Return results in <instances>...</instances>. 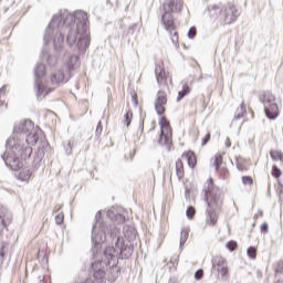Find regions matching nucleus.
<instances>
[{
  "label": "nucleus",
  "instance_id": "obj_23",
  "mask_svg": "<svg viewBox=\"0 0 283 283\" xmlns=\"http://www.w3.org/2000/svg\"><path fill=\"white\" fill-rule=\"evenodd\" d=\"M189 240V229L184 228L180 232V240H179V247L182 249L185 247V242Z\"/></svg>",
  "mask_w": 283,
  "mask_h": 283
},
{
  "label": "nucleus",
  "instance_id": "obj_37",
  "mask_svg": "<svg viewBox=\"0 0 283 283\" xmlns=\"http://www.w3.org/2000/svg\"><path fill=\"white\" fill-rule=\"evenodd\" d=\"M6 249H8V244L2 243L1 248H0V258H1V260H3V258L6 255Z\"/></svg>",
  "mask_w": 283,
  "mask_h": 283
},
{
  "label": "nucleus",
  "instance_id": "obj_14",
  "mask_svg": "<svg viewBox=\"0 0 283 283\" xmlns=\"http://www.w3.org/2000/svg\"><path fill=\"white\" fill-rule=\"evenodd\" d=\"M39 134H41V128L36 126L33 130L24 135V145L28 147H30V145H36V143H39Z\"/></svg>",
  "mask_w": 283,
  "mask_h": 283
},
{
  "label": "nucleus",
  "instance_id": "obj_5",
  "mask_svg": "<svg viewBox=\"0 0 283 283\" xmlns=\"http://www.w3.org/2000/svg\"><path fill=\"white\" fill-rule=\"evenodd\" d=\"M211 17H219V20L223 25H231L234 21H238V17H240V11L235 8V6L231 2L218 7L214 6L210 9Z\"/></svg>",
  "mask_w": 283,
  "mask_h": 283
},
{
  "label": "nucleus",
  "instance_id": "obj_36",
  "mask_svg": "<svg viewBox=\"0 0 283 283\" xmlns=\"http://www.w3.org/2000/svg\"><path fill=\"white\" fill-rule=\"evenodd\" d=\"M242 182H243V185H253V178H251L249 176H243Z\"/></svg>",
  "mask_w": 283,
  "mask_h": 283
},
{
  "label": "nucleus",
  "instance_id": "obj_17",
  "mask_svg": "<svg viewBox=\"0 0 283 283\" xmlns=\"http://www.w3.org/2000/svg\"><path fill=\"white\" fill-rule=\"evenodd\" d=\"M176 175L179 180H182L185 178V167L182 165V160L178 159L175 165Z\"/></svg>",
  "mask_w": 283,
  "mask_h": 283
},
{
  "label": "nucleus",
  "instance_id": "obj_18",
  "mask_svg": "<svg viewBox=\"0 0 283 283\" xmlns=\"http://www.w3.org/2000/svg\"><path fill=\"white\" fill-rule=\"evenodd\" d=\"M244 114H247V105L244 104V102H242L240 104V107L237 108L234 113L233 120H240V118H244Z\"/></svg>",
  "mask_w": 283,
  "mask_h": 283
},
{
  "label": "nucleus",
  "instance_id": "obj_24",
  "mask_svg": "<svg viewBox=\"0 0 283 283\" xmlns=\"http://www.w3.org/2000/svg\"><path fill=\"white\" fill-rule=\"evenodd\" d=\"M187 94H191V87L189 85L185 84L184 88L179 91L178 96H177V103H180L184 96H187Z\"/></svg>",
  "mask_w": 283,
  "mask_h": 283
},
{
  "label": "nucleus",
  "instance_id": "obj_16",
  "mask_svg": "<svg viewBox=\"0 0 283 283\" xmlns=\"http://www.w3.org/2000/svg\"><path fill=\"white\" fill-rule=\"evenodd\" d=\"M66 56L67 60L64 65H62V67L64 69V72H66V74L70 76V72H72L74 67H78V55L67 54Z\"/></svg>",
  "mask_w": 283,
  "mask_h": 283
},
{
  "label": "nucleus",
  "instance_id": "obj_49",
  "mask_svg": "<svg viewBox=\"0 0 283 283\" xmlns=\"http://www.w3.org/2000/svg\"><path fill=\"white\" fill-rule=\"evenodd\" d=\"M199 81H202V75H200Z\"/></svg>",
  "mask_w": 283,
  "mask_h": 283
},
{
  "label": "nucleus",
  "instance_id": "obj_10",
  "mask_svg": "<svg viewBox=\"0 0 283 283\" xmlns=\"http://www.w3.org/2000/svg\"><path fill=\"white\" fill-rule=\"evenodd\" d=\"M69 80L70 75L64 67L57 66L53 69L50 77V82L52 85H63L64 83H67Z\"/></svg>",
  "mask_w": 283,
  "mask_h": 283
},
{
  "label": "nucleus",
  "instance_id": "obj_22",
  "mask_svg": "<svg viewBox=\"0 0 283 283\" xmlns=\"http://www.w3.org/2000/svg\"><path fill=\"white\" fill-rule=\"evenodd\" d=\"M159 125L161 127V134H160L161 138L163 136H165V132H171V126L169 125V122H167V118L161 117Z\"/></svg>",
  "mask_w": 283,
  "mask_h": 283
},
{
  "label": "nucleus",
  "instance_id": "obj_39",
  "mask_svg": "<svg viewBox=\"0 0 283 283\" xmlns=\"http://www.w3.org/2000/svg\"><path fill=\"white\" fill-rule=\"evenodd\" d=\"M95 132H96V135H97V136H101V134H103V123L98 122Z\"/></svg>",
  "mask_w": 283,
  "mask_h": 283
},
{
  "label": "nucleus",
  "instance_id": "obj_35",
  "mask_svg": "<svg viewBox=\"0 0 283 283\" xmlns=\"http://www.w3.org/2000/svg\"><path fill=\"white\" fill-rule=\"evenodd\" d=\"M63 220H65V216L61 212L55 217V223L57 226H61V223L63 222Z\"/></svg>",
  "mask_w": 283,
  "mask_h": 283
},
{
  "label": "nucleus",
  "instance_id": "obj_12",
  "mask_svg": "<svg viewBox=\"0 0 283 283\" xmlns=\"http://www.w3.org/2000/svg\"><path fill=\"white\" fill-rule=\"evenodd\" d=\"M165 105H167V93H165V91H159L157 93V98L155 99V109L158 116L165 114Z\"/></svg>",
  "mask_w": 283,
  "mask_h": 283
},
{
  "label": "nucleus",
  "instance_id": "obj_50",
  "mask_svg": "<svg viewBox=\"0 0 283 283\" xmlns=\"http://www.w3.org/2000/svg\"><path fill=\"white\" fill-rule=\"evenodd\" d=\"M259 216H262V211L259 212Z\"/></svg>",
  "mask_w": 283,
  "mask_h": 283
},
{
  "label": "nucleus",
  "instance_id": "obj_8",
  "mask_svg": "<svg viewBox=\"0 0 283 283\" xmlns=\"http://www.w3.org/2000/svg\"><path fill=\"white\" fill-rule=\"evenodd\" d=\"M34 123H32V120L30 119L20 122L18 125L14 126L13 135L11 138H22L23 143H25V135L30 134V132H34Z\"/></svg>",
  "mask_w": 283,
  "mask_h": 283
},
{
  "label": "nucleus",
  "instance_id": "obj_44",
  "mask_svg": "<svg viewBox=\"0 0 283 283\" xmlns=\"http://www.w3.org/2000/svg\"><path fill=\"white\" fill-rule=\"evenodd\" d=\"M116 218H118L120 222H125V217L123 214H117Z\"/></svg>",
  "mask_w": 283,
  "mask_h": 283
},
{
  "label": "nucleus",
  "instance_id": "obj_19",
  "mask_svg": "<svg viewBox=\"0 0 283 283\" xmlns=\"http://www.w3.org/2000/svg\"><path fill=\"white\" fill-rule=\"evenodd\" d=\"M211 167H214L216 171L220 169V165H222V155L217 154L210 159Z\"/></svg>",
  "mask_w": 283,
  "mask_h": 283
},
{
  "label": "nucleus",
  "instance_id": "obj_6",
  "mask_svg": "<svg viewBox=\"0 0 283 283\" xmlns=\"http://www.w3.org/2000/svg\"><path fill=\"white\" fill-rule=\"evenodd\" d=\"M261 103L264 106L265 116L270 120H275L280 116V107L275 103V95L271 93H264L261 97Z\"/></svg>",
  "mask_w": 283,
  "mask_h": 283
},
{
  "label": "nucleus",
  "instance_id": "obj_51",
  "mask_svg": "<svg viewBox=\"0 0 283 283\" xmlns=\"http://www.w3.org/2000/svg\"><path fill=\"white\" fill-rule=\"evenodd\" d=\"M259 216H262V211L259 212Z\"/></svg>",
  "mask_w": 283,
  "mask_h": 283
},
{
  "label": "nucleus",
  "instance_id": "obj_2",
  "mask_svg": "<svg viewBox=\"0 0 283 283\" xmlns=\"http://www.w3.org/2000/svg\"><path fill=\"white\" fill-rule=\"evenodd\" d=\"M95 223L93 226V233H92V242H94L95 247L98 244H103L105 240H107V233L111 235L114 245L107 247L104 250V260L103 261H95L91 264V269L93 271V283H106L105 282V269L107 266H116L118 264V259L127 260V258H132V253H134V245L130 243H125L123 237H120V230L116 228V226L105 227V223H99V231L96 232Z\"/></svg>",
  "mask_w": 283,
  "mask_h": 283
},
{
  "label": "nucleus",
  "instance_id": "obj_1",
  "mask_svg": "<svg viewBox=\"0 0 283 283\" xmlns=\"http://www.w3.org/2000/svg\"><path fill=\"white\" fill-rule=\"evenodd\" d=\"M66 33V42L75 52L85 54L90 48V19L87 12L75 11L74 14L67 13L63 19L62 14H54L44 33V43L48 45L50 39H53L56 52L63 50Z\"/></svg>",
  "mask_w": 283,
  "mask_h": 283
},
{
  "label": "nucleus",
  "instance_id": "obj_26",
  "mask_svg": "<svg viewBox=\"0 0 283 283\" xmlns=\"http://www.w3.org/2000/svg\"><path fill=\"white\" fill-rule=\"evenodd\" d=\"M124 235L125 238H128V240H132L133 238H136V230H134V228L125 227Z\"/></svg>",
  "mask_w": 283,
  "mask_h": 283
},
{
  "label": "nucleus",
  "instance_id": "obj_13",
  "mask_svg": "<svg viewBox=\"0 0 283 283\" xmlns=\"http://www.w3.org/2000/svg\"><path fill=\"white\" fill-rule=\"evenodd\" d=\"M10 222H12V213L8 209L0 207V235Z\"/></svg>",
  "mask_w": 283,
  "mask_h": 283
},
{
  "label": "nucleus",
  "instance_id": "obj_48",
  "mask_svg": "<svg viewBox=\"0 0 283 283\" xmlns=\"http://www.w3.org/2000/svg\"><path fill=\"white\" fill-rule=\"evenodd\" d=\"M237 169H239V171H242V166L238 165Z\"/></svg>",
  "mask_w": 283,
  "mask_h": 283
},
{
  "label": "nucleus",
  "instance_id": "obj_38",
  "mask_svg": "<svg viewBox=\"0 0 283 283\" xmlns=\"http://www.w3.org/2000/svg\"><path fill=\"white\" fill-rule=\"evenodd\" d=\"M188 38H189V39H195V38H196V28H195V27H192V28L189 29V31H188Z\"/></svg>",
  "mask_w": 283,
  "mask_h": 283
},
{
  "label": "nucleus",
  "instance_id": "obj_20",
  "mask_svg": "<svg viewBox=\"0 0 283 283\" xmlns=\"http://www.w3.org/2000/svg\"><path fill=\"white\" fill-rule=\"evenodd\" d=\"M30 178H32V171L30 169L21 170L18 176V179L22 182H30Z\"/></svg>",
  "mask_w": 283,
  "mask_h": 283
},
{
  "label": "nucleus",
  "instance_id": "obj_15",
  "mask_svg": "<svg viewBox=\"0 0 283 283\" xmlns=\"http://www.w3.org/2000/svg\"><path fill=\"white\" fill-rule=\"evenodd\" d=\"M182 10V0H169L164 3V12H180Z\"/></svg>",
  "mask_w": 283,
  "mask_h": 283
},
{
  "label": "nucleus",
  "instance_id": "obj_4",
  "mask_svg": "<svg viewBox=\"0 0 283 283\" xmlns=\"http://www.w3.org/2000/svg\"><path fill=\"white\" fill-rule=\"evenodd\" d=\"M205 202H207L206 222L210 227H216V224H218V212L216 209H220V207H222V192L218 187H216V185H213V179H209L205 195Z\"/></svg>",
  "mask_w": 283,
  "mask_h": 283
},
{
  "label": "nucleus",
  "instance_id": "obj_32",
  "mask_svg": "<svg viewBox=\"0 0 283 283\" xmlns=\"http://www.w3.org/2000/svg\"><path fill=\"white\" fill-rule=\"evenodd\" d=\"M272 176L274 178H280L282 176V170L277 166L272 167Z\"/></svg>",
  "mask_w": 283,
  "mask_h": 283
},
{
  "label": "nucleus",
  "instance_id": "obj_40",
  "mask_svg": "<svg viewBox=\"0 0 283 283\" xmlns=\"http://www.w3.org/2000/svg\"><path fill=\"white\" fill-rule=\"evenodd\" d=\"M209 140H211V133H208L203 139H202V147H205V145H207V143H209Z\"/></svg>",
  "mask_w": 283,
  "mask_h": 283
},
{
  "label": "nucleus",
  "instance_id": "obj_30",
  "mask_svg": "<svg viewBox=\"0 0 283 283\" xmlns=\"http://www.w3.org/2000/svg\"><path fill=\"white\" fill-rule=\"evenodd\" d=\"M248 256L251 258L252 260H255V255L258 253V250L253 247L248 248L247 250Z\"/></svg>",
  "mask_w": 283,
  "mask_h": 283
},
{
  "label": "nucleus",
  "instance_id": "obj_11",
  "mask_svg": "<svg viewBox=\"0 0 283 283\" xmlns=\"http://www.w3.org/2000/svg\"><path fill=\"white\" fill-rule=\"evenodd\" d=\"M212 271L217 273L218 276L226 277L229 273V265L227 260L222 256H214L212 259Z\"/></svg>",
  "mask_w": 283,
  "mask_h": 283
},
{
  "label": "nucleus",
  "instance_id": "obj_42",
  "mask_svg": "<svg viewBox=\"0 0 283 283\" xmlns=\"http://www.w3.org/2000/svg\"><path fill=\"white\" fill-rule=\"evenodd\" d=\"M261 232L262 233H269V223H263L261 226Z\"/></svg>",
  "mask_w": 283,
  "mask_h": 283
},
{
  "label": "nucleus",
  "instance_id": "obj_21",
  "mask_svg": "<svg viewBox=\"0 0 283 283\" xmlns=\"http://www.w3.org/2000/svg\"><path fill=\"white\" fill-rule=\"evenodd\" d=\"M155 74L158 85H163L165 83V71L160 66H156Z\"/></svg>",
  "mask_w": 283,
  "mask_h": 283
},
{
  "label": "nucleus",
  "instance_id": "obj_27",
  "mask_svg": "<svg viewBox=\"0 0 283 283\" xmlns=\"http://www.w3.org/2000/svg\"><path fill=\"white\" fill-rule=\"evenodd\" d=\"M74 147V139L64 143V151L66 156H72V149Z\"/></svg>",
  "mask_w": 283,
  "mask_h": 283
},
{
  "label": "nucleus",
  "instance_id": "obj_43",
  "mask_svg": "<svg viewBox=\"0 0 283 283\" xmlns=\"http://www.w3.org/2000/svg\"><path fill=\"white\" fill-rule=\"evenodd\" d=\"M202 275H203L202 270H198V271L195 273V277H196L197 280H202Z\"/></svg>",
  "mask_w": 283,
  "mask_h": 283
},
{
  "label": "nucleus",
  "instance_id": "obj_41",
  "mask_svg": "<svg viewBox=\"0 0 283 283\" xmlns=\"http://www.w3.org/2000/svg\"><path fill=\"white\" fill-rule=\"evenodd\" d=\"M41 160H43V153H41V150H39V155L38 157L34 158L33 163L39 164L41 163Z\"/></svg>",
  "mask_w": 283,
  "mask_h": 283
},
{
  "label": "nucleus",
  "instance_id": "obj_28",
  "mask_svg": "<svg viewBox=\"0 0 283 283\" xmlns=\"http://www.w3.org/2000/svg\"><path fill=\"white\" fill-rule=\"evenodd\" d=\"M270 156L272 158V160H280L281 163H283V153L280 150H272L270 153Z\"/></svg>",
  "mask_w": 283,
  "mask_h": 283
},
{
  "label": "nucleus",
  "instance_id": "obj_45",
  "mask_svg": "<svg viewBox=\"0 0 283 283\" xmlns=\"http://www.w3.org/2000/svg\"><path fill=\"white\" fill-rule=\"evenodd\" d=\"M6 90H8V87L4 85L0 88V94H6Z\"/></svg>",
  "mask_w": 283,
  "mask_h": 283
},
{
  "label": "nucleus",
  "instance_id": "obj_31",
  "mask_svg": "<svg viewBox=\"0 0 283 283\" xmlns=\"http://www.w3.org/2000/svg\"><path fill=\"white\" fill-rule=\"evenodd\" d=\"M186 216L187 218H189V220L193 219V216H196V208L193 207H188L187 211H186Z\"/></svg>",
  "mask_w": 283,
  "mask_h": 283
},
{
  "label": "nucleus",
  "instance_id": "obj_7",
  "mask_svg": "<svg viewBox=\"0 0 283 283\" xmlns=\"http://www.w3.org/2000/svg\"><path fill=\"white\" fill-rule=\"evenodd\" d=\"M161 23L171 35L172 43L178 44V32H176V22L174 21V15L167 11H164V14L161 15Z\"/></svg>",
  "mask_w": 283,
  "mask_h": 283
},
{
  "label": "nucleus",
  "instance_id": "obj_47",
  "mask_svg": "<svg viewBox=\"0 0 283 283\" xmlns=\"http://www.w3.org/2000/svg\"><path fill=\"white\" fill-rule=\"evenodd\" d=\"M98 218H101V211H98V212L95 214V220L98 221Z\"/></svg>",
  "mask_w": 283,
  "mask_h": 283
},
{
  "label": "nucleus",
  "instance_id": "obj_34",
  "mask_svg": "<svg viewBox=\"0 0 283 283\" xmlns=\"http://www.w3.org/2000/svg\"><path fill=\"white\" fill-rule=\"evenodd\" d=\"M227 249H229V251H235V249H238V242L235 241H229L226 244Z\"/></svg>",
  "mask_w": 283,
  "mask_h": 283
},
{
  "label": "nucleus",
  "instance_id": "obj_9",
  "mask_svg": "<svg viewBox=\"0 0 283 283\" xmlns=\"http://www.w3.org/2000/svg\"><path fill=\"white\" fill-rule=\"evenodd\" d=\"M34 76H35L34 86L36 90L38 98H41V96H48V92H45V90L41 87V84L39 82V78H43V76H45V64L38 63L35 65Z\"/></svg>",
  "mask_w": 283,
  "mask_h": 283
},
{
  "label": "nucleus",
  "instance_id": "obj_3",
  "mask_svg": "<svg viewBox=\"0 0 283 283\" xmlns=\"http://www.w3.org/2000/svg\"><path fill=\"white\" fill-rule=\"evenodd\" d=\"M7 147L2 160L11 171H19L23 168V160H30L32 148L21 137H10L7 140Z\"/></svg>",
  "mask_w": 283,
  "mask_h": 283
},
{
  "label": "nucleus",
  "instance_id": "obj_29",
  "mask_svg": "<svg viewBox=\"0 0 283 283\" xmlns=\"http://www.w3.org/2000/svg\"><path fill=\"white\" fill-rule=\"evenodd\" d=\"M134 117V115L132 114V111H127L124 115V125H126V127H129V125H132V118Z\"/></svg>",
  "mask_w": 283,
  "mask_h": 283
},
{
  "label": "nucleus",
  "instance_id": "obj_46",
  "mask_svg": "<svg viewBox=\"0 0 283 283\" xmlns=\"http://www.w3.org/2000/svg\"><path fill=\"white\" fill-rule=\"evenodd\" d=\"M226 147H227V148L231 147V139L227 138Z\"/></svg>",
  "mask_w": 283,
  "mask_h": 283
},
{
  "label": "nucleus",
  "instance_id": "obj_33",
  "mask_svg": "<svg viewBox=\"0 0 283 283\" xmlns=\"http://www.w3.org/2000/svg\"><path fill=\"white\" fill-rule=\"evenodd\" d=\"M46 63L48 65H50L51 67L56 65V56L54 55H48L46 57Z\"/></svg>",
  "mask_w": 283,
  "mask_h": 283
},
{
  "label": "nucleus",
  "instance_id": "obj_25",
  "mask_svg": "<svg viewBox=\"0 0 283 283\" xmlns=\"http://www.w3.org/2000/svg\"><path fill=\"white\" fill-rule=\"evenodd\" d=\"M182 158H187L189 167L193 168L196 166V156L193 155V151L184 154Z\"/></svg>",
  "mask_w": 283,
  "mask_h": 283
}]
</instances>
